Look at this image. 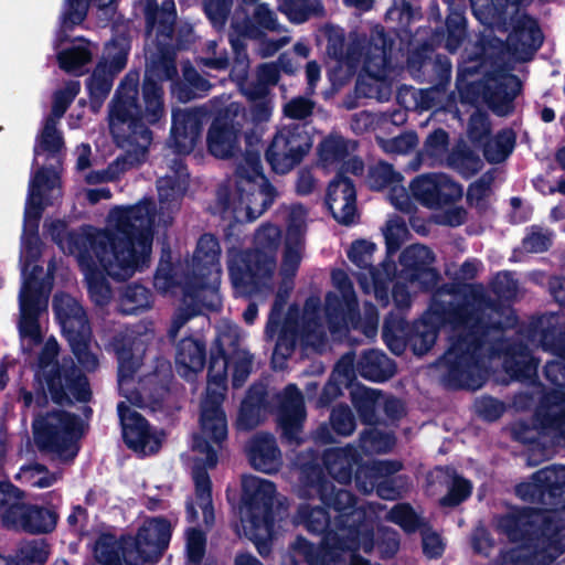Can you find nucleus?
<instances>
[{"label":"nucleus","instance_id":"f257e3e1","mask_svg":"<svg viewBox=\"0 0 565 565\" xmlns=\"http://www.w3.org/2000/svg\"><path fill=\"white\" fill-rule=\"evenodd\" d=\"M145 29L150 35L156 30L158 55L151 60L140 85V73L130 70L119 82L108 105V122L116 145L126 150L117 158L125 169L140 161L152 142L151 126L166 119L162 81L178 76L177 52L171 44L174 34L177 10L172 0L161 6L157 0L143 2Z\"/></svg>","mask_w":565,"mask_h":565},{"label":"nucleus","instance_id":"f03ea898","mask_svg":"<svg viewBox=\"0 0 565 565\" xmlns=\"http://www.w3.org/2000/svg\"><path fill=\"white\" fill-rule=\"evenodd\" d=\"M113 227H84L83 233L70 234L68 254L76 255L85 270L87 291L97 306L111 299L107 276L126 281L150 263L156 206L141 200L129 206H115L109 214Z\"/></svg>","mask_w":565,"mask_h":565},{"label":"nucleus","instance_id":"7ed1b4c3","mask_svg":"<svg viewBox=\"0 0 565 565\" xmlns=\"http://www.w3.org/2000/svg\"><path fill=\"white\" fill-rule=\"evenodd\" d=\"M448 324L462 330L439 359L445 366L443 383L449 390L477 391L486 384L489 375L484 358L487 353L489 356L498 354L502 340L489 343L491 326L470 303L452 302ZM492 328L501 332L505 329L502 322L492 324Z\"/></svg>","mask_w":565,"mask_h":565},{"label":"nucleus","instance_id":"20e7f679","mask_svg":"<svg viewBox=\"0 0 565 565\" xmlns=\"http://www.w3.org/2000/svg\"><path fill=\"white\" fill-rule=\"evenodd\" d=\"M221 245L217 237L211 233L200 236L192 258V266L184 267L173 260L169 243L161 246L159 263L153 276V286L161 292H168L180 287L183 301L189 306H204V295L214 290L221 275Z\"/></svg>","mask_w":565,"mask_h":565},{"label":"nucleus","instance_id":"39448f33","mask_svg":"<svg viewBox=\"0 0 565 565\" xmlns=\"http://www.w3.org/2000/svg\"><path fill=\"white\" fill-rule=\"evenodd\" d=\"M495 531L512 542L540 550L555 562L565 553V507L551 511L533 507H512L494 518Z\"/></svg>","mask_w":565,"mask_h":565},{"label":"nucleus","instance_id":"423d86ee","mask_svg":"<svg viewBox=\"0 0 565 565\" xmlns=\"http://www.w3.org/2000/svg\"><path fill=\"white\" fill-rule=\"evenodd\" d=\"M282 232L278 225L265 223L255 234L253 247L233 253L227 260V270L234 290L253 297L270 287Z\"/></svg>","mask_w":565,"mask_h":565},{"label":"nucleus","instance_id":"0eeeda50","mask_svg":"<svg viewBox=\"0 0 565 565\" xmlns=\"http://www.w3.org/2000/svg\"><path fill=\"white\" fill-rule=\"evenodd\" d=\"M375 520L366 508L337 514L334 525L340 533L327 534L321 545L318 565H348L345 553L374 548Z\"/></svg>","mask_w":565,"mask_h":565},{"label":"nucleus","instance_id":"6e6552de","mask_svg":"<svg viewBox=\"0 0 565 565\" xmlns=\"http://www.w3.org/2000/svg\"><path fill=\"white\" fill-rule=\"evenodd\" d=\"M56 340H47L39 353L38 364L42 370L52 366L45 374V384L51 399L60 406L72 405L73 399L87 403L92 398L89 381L71 356L57 360Z\"/></svg>","mask_w":565,"mask_h":565},{"label":"nucleus","instance_id":"1a4fd4ad","mask_svg":"<svg viewBox=\"0 0 565 565\" xmlns=\"http://www.w3.org/2000/svg\"><path fill=\"white\" fill-rule=\"evenodd\" d=\"M52 309L61 333L77 362L86 371H95L99 362L90 351L92 327L83 305L70 294L57 292L53 297Z\"/></svg>","mask_w":565,"mask_h":565},{"label":"nucleus","instance_id":"9d476101","mask_svg":"<svg viewBox=\"0 0 565 565\" xmlns=\"http://www.w3.org/2000/svg\"><path fill=\"white\" fill-rule=\"evenodd\" d=\"M277 195L276 188L269 180H253L248 177L235 179L234 195L227 184H221L216 191V205L222 217L233 214L236 218L238 210H246L248 222L257 220L274 203Z\"/></svg>","mask_w":565,"mask_h":565},{"label":"nucleus","instance_id":"9b49d317","mask_svg":"<svg viewBox=\"0 0 565 565\" xmlns=\"http://www.w3.org/2000/svg\"><path fill=\"white\" fill-rule=\"evenodd\" d=\"M242 501L255 536L271 539L275 533L276 518L281 519V513L287 510L281 502L275 505V483L256 476H244Z\"/></svg>","mask_w":565,"mask_h":565},{"label":"nucleus","instance_id":"f8f14e48","mask_svg":"<svg viewBox=\"0 0 565 565\" xmlns=\"http://www.w3.org/2000/svg\"><path fill=\"white\" fill-rule=\"evenodd\" d=\"M33 439L41 452L64 455L81 436V419L76 414L54 409L39 414L32 422Z\"/></svg>","mask_w":565,"mask_h":565},{"label":"nucleus","instance_id":"ddd939ff","mask_svg":"<svg viewBox=\"0 0 565 565\" xmlns=\"http://www.w3.org/2000/svg\"><path fill=\"white\" fill-rule=\"evenodd\" d=\"M312 147L306 124H291L277 129L265 150V159L277 174H286L300 164Z\"/></svg>","mask_w":565,"mask_h":565},{"label":"nucleus","instance_id":"4468645a","mask_svg":"<svg viewBox=\"0 0 565 565\" xmlns=\"http://www.w3.org/2000/svg\"><path fill=\"white\" fill-rule=\"evenodd\" d=\"M171 523L163 516L153 518L138 529L136 536H122L125 565L158 562L169 546Z\"/></svg>","mask_w":565,"mask_h":565},{"label":"nucleus","instance_id":"2eb2a0df","mask_svg":"<svg viewBox=\"0 0 565 565\" xmlns=\"http://www.w3.org/2000/svg\"><path fill=\"white\" fill-rule=\"evenodd\" d=\"M299 497L306 500L319 499L338 514L351 512L358 507L356 497L349 490L337 488L318 463H305L300 469Z\"/></svg>","mask_w":565,"mask_h":565},{"label":"nucleus","instance_id":"dca6fc26","mask_svg":"<svg viewBox=\"0 0 565 565\" xmlns=\"http://www.w3.org/2000/svg\"><path fill=\"white\" fill-rule=\"evenodd\" d=\"M515 494L523 501L544 505L551 511L565 507V467L550 466L535 471L530 481L515 487Z\"/></svg>","mask_w":565,"mask_h":565},{"label":"nucleus","instance_id":"f3484780","mask_svg":"<svg viewBox=\"0 0 565 565\" xmlns=\"http://www.w3.org/2000/svg\"><path fill=\"white\" fill-rule=\"evenodd\" d=\"M153 331L147 324L138 323L117 332L110 345L118 361V383L124 384L134 380L143 363L148 344Z\"/></svg>","mask_w":565,"mask_h":565},{"label":"nucleus","instance_id":"a211bd4d","mask_svg":"<svg viewBox=\"0 0 565 565\" xmlns=\"http://www.w3.org/2000/svg\"><path fill=\"white\" fill-rule=\"evenodd\" d=\"M121 436L128 449L139 457L156 455L160 451L164 433L153 429L148 419L132 409L126 402L117 404Z\"/></svg>","mask_w":565,"mask_h":565},{"label":"nucleus","instance_id":"6ab92c4d","mask_svg":"<svg viewBox=\"0 0 565 565\" xmlns=\"http://www.w3.org/2000/svg\"><path fill=\"white\" fill-rule=\"evenodd\" d=\"M211 116L206 106L173 108L169 141L175 154L188 156L195 149Z\"/></svg>","mask_w":565,"mask_h":565},{"label":"nucleus","instance_id":"aec40b11","mask_svg":"<svg viewBox=\"0 0 565 565\" xmlns=\"http://www.w3.org/2000/svg\"><path fill=\"white\" fill-rule=\"evenodd\" d=\"M435 260L429 247L412 244L399 255L398 277L420 291H433L441 280L440 273L433 267Z\"/></svg>","mask_w":565,"mask_h":565},{"label":"nucleus","instance_id":"412c9836","mask_svg":"<svg viewBox=\"0 0 565 565\" xmlns=\"http://www.w3.org/2000/svg\"><path fill=\"white\" fill-rule=\"evenodd\" d=\"M60 514L54 505L44 507L25 503L13 504L1 514V525L7 530L22 531L39 535L52 533L57 525Z\"/></svg>","mask_w":565,"mask_h":565},{"label":"nucleus","instance_id":"4be33fe9","mask_svg":"<svg viewBox=\"0 0 565 565\" xmlns=\"http://www.w3.org/2000/svg\"><path fill=\"white\" fill-rule=\"evenodd\" d=\"M413 198L428 209L451 205L462 198L460 183L446 173H426L417 175L409 185Z\"/></svg>","mask_w":565,"mask_h":565},{"label":"nucleus","instance_id":"5701e85b","mask_svg":"<svg viewBox=\"0 0 565 565\" xmlns=\"http://www.w3.org/2000/svg\"><path fill=\"white\" fill-rule=\"evenodd\" d=\"M43 267L34 265L28 276L24 277L19 294L20 320L19 332L23 338L41 340L40 315L42 310L43 280L40 275Z\"/></svg>","mask_w":565,"mask_h":565},{"label":"nucleus","instance_id":"b1692460","mask_svg":"<svg viewBox=\"0 0 565 565\" xmlns=\"http://www.w3.org/2000/svg\"><path fill=\"white\" fill-rule=\"evenodd\" d=\"M200 426L203 437L195 438V450L205 454V467L214 468L217 465V451L211 441L221 445L227 439L226 414L217 401H211L202 406Z\"/></svg>","mask_w":565,"mask_h":565},{"label":"nucleus","instance_id":"393cba45","mask_svg":"<svg viewBox=\"0 0 565 565\" xmlns=\"http://www.w3.org/2000/svg\"><path fill=\"white\" fill-rule=\"evenodd\" d=\"M512 30L508 35L510 53L515 60L527 62L541 49L544 34L535 18L526 12L511 17Z\"/></svg>","mask_w":565,"mask_h":565},{"label":"nucleus","instance_id":"a878e982","mask_svg":"<svg viewBox=\"0 0 565 565\" xmlns=\"http://www.w3.org/2000/svg\"><path fill=\"white\" fill-rule=\"evenodd\" d=\"M535 416L542 429L547 430L559 445L565 446L564 388L555 387L543 393Z\"/></svg>","mask_w":565,"mask_h":565},{"label":"nucleus","instance_id":"bb28decb","mask_svg":"<svg viewBox=\"0 0 565 565\" xmlns=\"http://www.w3.org/2000/svg\"><path fill=\"white\" fill-rule=\"evenodd\" d=\"M239 135L241 129L227 115L215 116L206 135L209 152L218 159L235 157L241 151Z\"/></svg>","mask_w":565,"mask_h":565},{"label":"nucleus","instance_id":"cd10ccee","mask_svg":"<svg viewBox=\"0 0 565 565\" xmlns=\"http://www.w3.org/2000/svg\"><path fill=\"white\" fill-rule=\"evenodd\" d=\"M521 90L520 78L514 74H507L486 84L483 99L494 115L505 117L514 111V100Z\"/></svg>","mask_w":565,"mask_h":565},{"label":"nucleus","instance_id":"c85d7f7f","mask_svg":"<svg viewBox=\"0 0 565 565\" xmlns=\"http://www.w3.org/2000/svg\"><path fill=\"white\" fill-rule=\"evenodd\" d=\"M268 392L262 382L253 383L241 402L236 418L238 430L249 431L256 428L262 420V414L268 406Z\"/></svg>","mask_w":565,"mask_h":565},{"label":"nucleus","instance_id":"c756f323","mask_svg":"<svg viewBox=\"0 0 565 565\" xmlns=\"http://www.w3.org/2000/svg\"><path fill=\"white\" fill-rule=\"evenodd\" d=\"M247 454L250 466L264 473L276 472L281 463V454L276 439L269 434L254 437Z\"/></svg>","mask_w":565,"mask_h":565},{"label":"nucleus","instance_id":"7c9ffc66","mask_svg":"<svg viewBox=\"0 0 565 565\" xmlns=\"http://www.w3.org/2000/svg\"><path fill=\"white\" fill-rule=\"evenodd\" d=\"M360 376L374 382L384 383L396 373V363L384 352L376 349L364 350L356 360Z\"/></svg>","mask_w":565,"mask_h":565},{"label":"nucleus","instance_id":"2f4dec72","mask_svg":"<svg viewBox=\"0 0 565 565\" xmlns=\"http://www.w3.org/2000/svg\"><path fill=\"white\" fill-rule=\"evenodd\" d=\"M232 29L248 39L262 40L265 38L264 30L279 31V24L276 13L267 3L260 2L255 7L253 17L246 15L242 21L233 22Z\"/></svg>","mask_w":565,"mask_h":565},{"label":"nucleus","instance_id":"473e14b6","mask_svg":"<svg viewBox=\"0 0 565 565\" xmlns=\"http://www.w3.org/2000/svg\"><path fill=\"white\" fill-rule=\"evenodd\" d=\"M306 419V409L301 398L289 405H282L278 415V427L280 428V441L288 447H298L301 438L302 426Z\"/></svg>","mask_w":565,"mask_h":565},{"label":"nucleus","instance_id":"72a5a7b5","mask_svg":"<svg viewBox=\"0 0 565 565\" xmlns=\"http://www.w3.org/2000/svg\"><path fill=\"white\" fill-rule=\"evenodd\" d=\"M403 468L397 460H376L373 462L358 463L354 471L356 489L363 494L374 492L382 477L396 475Z\"/></svg>","mask_w":565,"mask_h":565},{"label":"nucleus","instance_id":"f704fd0d","mask_svg":"<svg viewBox=\"0 0 565 565\" xmlns=\"http://www.w3.org/2000/svg\"><path fill=\"white\" fill-rule=\"evenodd\" d=\"M532 2L533 0H484L482 6L473 9V13L481 23L505 30L509 21L508 8L514 7V13L518 14Z\"/></svg>","mask_w":565,"mask_h":565},{"label":"nucleus","instance_id":"c9c22d12","mask_svg":"<svg viewBox=\"0 0 565 565\" xmlns=\"http://www.w3.org/2000/svg\"><path fill=\"white\" fill-rule=\"evenodd\" d=\"M303 246L302 224L295 218L287 226L285 247L280 265V273L284 277L296 276L301 263V249Z\"/></svg>","mask_w":565,"mask_h":565},{"label":"nucleus","instance_id":"e433bc0d","mask_svg":"<svg viewBox=\"0 0 565 565\" xmlns=\"http://www.w3.org/2000/svg\"><path fill=\"white\" fill-rule=\"evenodd\" d=\"M350 397L359 419L363 425L377 426L382 424L377 416L381 391L356 384L355 387L350 390Z\"/></svg>","mask_w":565,"mask_h":565},{"label":"nucleus","instance_id":"4c0bfd02","mask_svg":"<svg viewBox=\"0 0 565 565\" xmlns=\"http://www.w3.org/2000/svg\"><path fill=\"white\" fill-rule=\"evenodd\" d=\"M328 507H312L309 503H302L298 507L295 520L302 524L306 530L316 535H322V542L329 533H340L337 527H331V516Z\"/></svg>","mask_w":565,"mask_h":565},{"label":"nucleus","instance_id":"58836bf2","mask_svg":"<svg viewBox=\"0 0 565 565\" xmlns=\"http://www.w3.org/2000/svg\"><path fill=\"white\" fill-rule=\"evenodd\" d=\"M505 372L514 381L534 383L537 380L539 360L525 345L507 356L504 360Z\"/></svg>","mask_w":565,"mask_h":565},{"label":"nucleus","instance_id":"ea45409f","mask_svg":"<svg viewBox=\"0 0 565 565\" xmlns=\"http://www.w3.org/2000/svg\"><path fill=\"white\" fill-rule=\"evenodd\" d=\"M152 303V291L141 284H127L119 292L118 307L122 315L142 313L149 310Z\"/></svg>","mask_w":565,"mask_h":565},{"label":"nucleus","instance_id":"a19ab883","mask_svg":"<svg viewBox=\"0 0 565 565\" xmlns=\"http://www.w3.org/2000/svg\"><path fill=\"white\" fill-rule=\"evenodd\" d=\"M439 328L423 317L411 323L406 333L407 348L417 356H423L436 343Z\"/></svg>","mask_w":565,"mask_h":565},{"label":"nucleus","instance_id":"79ce46f5","mask_svg":"<svg viewBox=\"0 0 565 565\" xmlns=\"http://www.w3.org/2000/svg\"><path fill=\"white\" fill-rule=\"evenodd\" d=\"M447 166L468 180L483 168L480 156L466 142L459 141L447 156Z\"/></svg>","mask_w":565,"mask_h":565},{"label":"nucleus","instance_id":"37998d69","mask_svg":"<svg viewBox=\"0 0 565 565\" xmlns=\"http://www.w3.org/2000/svg\"><path fill=\"white\" fill-rule=\"evenodd\" d=\"M114 78L115 77L109 73L107 61H99L89 77L86 79L90 108L94 111H97L102 107L109 95L114 84Z\"/></svg>","mask_w":565,"mask_h":565},{"label":"nucleus","instance_id":"c03bdc74","mask_svg":"<svg viewBox=\"0 0 565 565\" xmlns=\"http://www.w3.org/2000/svg\"><path fill=\"white\" fill-rule=\"evenodd\" d=\"M175 363L185 370L198 373L206 364V344L204 340L186 337L177 345Z\"/></svg>","mask_w":565,"mask_h":565},{"label":"nucleus","instance_id":"a18cd8bd","mask_svg":"<svg viewBox=\"0 0 565 565\" xmlns=\"http://www.w3.org/2000/svg\"><path fill=\"white\" fill-rule=\"evenodd\" d=\"M445 26L436 29L435 34L445 38V49L456 53L467 36V19L463 9H451L445 21Z\"/></svg>","mask_w":565,"mask_h":565},{"label":"nucleus","instance_id":"49530a36","mask_svg":"<svg viewBox=\"0 0 565 565\" xmlns=\"http://www.w3.org/2000/svg\"><path fill=\"white\" fill-rule=\"evenodd\" d=\"M116 2L117 0H65V8L61 17V29L67 32L82 24L87 17L90 3L99 10H107Z\"/></svg>","mask_w":565,"mask_h":565},{"label":"nucleus","instance_id":"de8ad7c7","mask_svg":"<svg viewBox=\"0 0 565 565\" xmlns=\"http://www.w3.org/2000/svg\"><path fill=\"white\" fill-rule=\"evenodd\" d=\"M516 135L512 129L499 131L494 138L489 137L481 147L484 159L491 164L504 162L513 152Z\"/></svg>","mask_w":565,"mask_h":565},{"label":"nucleus","instance_id":"09e8293b","mask_svg":"<svg viewBox=\"0 0 565 565\" xmlns=\"http://www.w3.org/2000/svg\"><path fill=\"white\" fill-rule=\"evenodd\" d=\"M395 444L396 437L393 431H384L376 426H369L359 436V447L365 455L388 454Z\"/></svg>","mask_w":565,"mask_h":565},{"label":"nucleus","instance_id":"8fccbe9b","mask_svg":"<svg viewBox=\"0 0 565 565\" xmlns=\"http://www.w3.org/2000/svg\"><path fill=\"white\" fill-rule=\"evenodd\" d=\"M429 292L431 294L430 302L422 317L440 329L448 324L452 306V301H444L440 297L451 295L454 288L449 284H443L441 286L438 284L436 288Z\"/></svg>","mask_w":565,"mask_h":565},{"label":"nucleus","instance_id":"3c124183","mask_svg":"<svg viewBox=\"0 0 565 565\" xmlns=\"http://www.w3.org/2000/svg\"><path fill=\"white\" fill-rule=\"evenodd\" d=\"M230 355L226 353L223 341L217 335L211 344L207 364V381L216 386H223L227 381Z\"/></svg>","mask_w":565,"mask_h":565},{"label":"nucleus","instance_id":"603ef678","mask_svg":"<svg viewBox=\"0 0 565 565\" xmlns=\"http://www.w3.org/2000/svg\"><path fill=\"white\" fill-rule=\"evenodd\" d=\"M57 124L58 121H54L53 118H45L41 135L36 138V143L33 149V163L36 162V157L42 152L54 158L64 148V139L62 132L57 129Z\"/></svg>","mask_w":565,"mask_h":565},{"label":"nucleus","instance_id":"864d4df0","mask_svg":"<svg viewBox=\"0 0 565 565\" xmlns=\"http://www.w3.org/2000/svg\"><path fill=\"white\" fill-rule=\"evenodd\" d=\"M328 472L341 484H350L354 479L353 465L341 448L326 450L322 457Z\"/></svg>","mask_w":565,"mask_h":565},{"label":"nucleus","instance_id":"5fc2aeb1","mask_svg":"<svg viewBox=\"0 0 565 565\" xmlns=\"http://www.w3.org/2000/svg\"><path fill=\"white\" fill-rule=\"evenodd\" d=\"M188 184L180 177H164L157 182L158 198L162 209H178Z\"/></svg>","mask_w":565,"mask_h":565},{"label":"nucleus","instance_id":"6e6d98bb","mask_svg":"<svg viewBox=\"0 0 565 565\" xmlns=\"http://www.w3.org/2000/svg\"><path fill=\"white\" fill-rule=\"evenodd\" d=\"M350 141L341 135H329L318 147L320 160L326 164L342 162L351 152Z\"/></svg>","mask_w":565,"mask_h":565},{"label":"nucleus","instance_id":"4d7b16f0","mask_svg":"<svg viewBox=\"0 0 565 565\" xmlns=\"http://www.w3.org/2000/svg\"><path fill=\"white\" fill-rule=\"evenodd\" d=\"M230 33V44L233 51V61L231 64V76L237 79H246L249 70V56L247 53V36L241 35L239 32L233 30Z\"/></svg>","mask_w":565,"mask_h":565},{"label":"nucleus","instance_id":"13d9d810","mask_svg":"<svg viewBox=\"0 0 565 565\" xmlns=\"http://www.w3.org/2000/svg\"><path fill=\"white\" fill-rule=\"evenodd\" d=\"M548 558L539 554L526 553L520 547L500 550L488 565H551Z\"/></svg>","mask_w":565,"mask_h":565},{"label":"nucleus","instance_id":"bf43d9fd","mask_svg":"<svg viewBox=\"0 0 565 565\" xmlns=\"http://www.w3.org/2000/svg\"><path fill=\"white\" fill-rule=\"evenodd\" d=\"M387 520L398 525L405 533L413 534L427 524L409 503H397L387 513Z\"/></svg>","mask_w":565,"mask_h":565},{"label":"nucleus","instance_id":"052dcab7","mask_svg":"<svg viewBox=\"0 0 565 565\" xmlns=\"http://www.w3.org/2000/svg\"><path fill=\"white\" fill-rule=\"evenodd\" d=\"M49 552L43 543L31 541L19 547L13 556H7L9 565H44Z\"/></svg>","mask_w":565,"mask_h":565},{"label":"nucleus","instance_id":"680f3d73","mask_svg":"<svg viewBox=\"0 0 565 565\" xmlns=\"http://www.w3.org/2000/svg\"><path fill=\"white\" fill-rule=\"evenodd\" d=\"M403 181V175L397 172L393 164L386 161H380L372 167L367 174V182L370 188L375 191H382L386 188H392Z\"/></svg>","mask_w":565,"mask_h":565},{"label":"nucleus","instance_id":"e2e57ef3","mask_svg":"<svg viewBox=\"0 0 565 565\" xmlns=\"http://www.w3.org/2000/svg\"><path fill=\"white\" fill-rule=\"evenodd\" d=\"M351 192H353V198L356 199L353 180L347 177L343 171H338L327 188L326 204L329 210H332L339 201L351 200Z\"/></svg>","mask_w":565,"mask_h":565},{"label":"nucleus","instance_id":"0e129e2a","mask_svg":"<svg viewBox=\"0 0 565 565\" xmlns=\"http://www.w3.org/2000/svg\"><path fill=\"white\" fill-rule=\"evenodd\" d=\"M472 482L455 473L447 493L440 498L439 504L444 508H456L468 500L472 494Z\"/></svg>","mask_w":565,"mask_h":565},{"label":"nucleus","instance_id":"69168bd1","mask_svg":"<svg viewBox=\"0 0 565 565\" xmlns=\"http://www.w3.org/2000/svg\"><path fill=\"white\" fill-rule=\"evenodd\" d=\"M92 61V52L86 46H72L57 54L60 68L67 73H75Z\"/></svg>","mask_w":565,"mask_h":565},{"label":"nucleus","instance_id":"338daca9","mask_svg":"<svg viewBox=\"0 0 565 565\" xmlns=\"http://www.w3.org/2000/svg\"><path fill=\"white\" fill-rule=\"evenodd\" d=\"M97 561L103 565H125L122 553V539L119 543L111 536H103L95 545Z\"/></svg>","mask_w":565,"mask_h":565},{"label":"nucleus","instance_id":"774afa93","mask_svg":"<svg viewBox=\"0 0 565 565\" xmlns=\"http://www.w3.org/2000/svg\"><path fill=\"white\" fill-rule=\"evenodd\" d=\"M206 551V536L199 529H191L186 539V557L192 565H217L216 561L207 558L204 563L203 558Z\"/></svg>","mask_w":565,"mask_h":565}]
</instances>
